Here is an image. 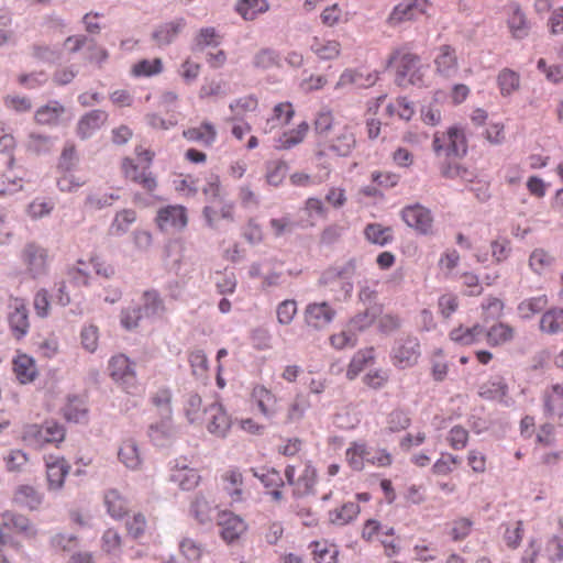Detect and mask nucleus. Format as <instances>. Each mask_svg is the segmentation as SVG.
I'll list each match as a JSON object with an SVG mask.
<instances>
[{
    "label": "nucleus",
    "instance_id": "nucleus-1",
    "mask_svg": "<svg viewBox=\"0 0 563 563\" xmlns=\"http://www.w3.org/2000/svg\"><path fill=\"white\" fill-rule=\"evenodd\" d=\"M398 62L396 84L400 87L417 85L421 81L420 57L410 52L395 51L388 58V66Z\"/></svg>",
    "mask_w": 563,
    "mask_h": 563
},
{
    "label": "nucleus",
    "instance_id": "nucleus-2",
    "mask_svg": "<svg viewBox=\"0 0 563 563\" xmlns=\"http://www.w3.org/2000/svg\"><path fill=\"white\" fill-rule=\"evenodd\" d=\"M433 151L446 157H463L467 153L465 132L460 126H451L446 133H435L432 142Z\"/></svg>",
    "mask_w": 563,
    "mask_h": 563
},
{
    "label": "nucleus",
    "instance_id": "nucleus-3",
    "mask_svg": "<svg viewBox=\"0 0 563 563\" xmlns=\"http://www.w3.org/2000/svg\"><path fill=\"white\" fill-rule=\"evenodd\" d=\"M21 261L32 278L35 279L47 274L48 254L43 246L34 242L26 243L21 252Z\"/></svg>",
    "mask_w": 563,
    "mask_h": 563
},
{
    "label": "nucleus",
    "instance_id": "nucleus-4",
    "mask_svg": "<svg viewBox=\"0 0 563 563\" xmlns=\"http://www.w3.org/2000/svg\"><path fill=\"white\" fill-rule=\"evenodd\" d=\"M420 357V343L415 336L400 338L391 349V358L399 368L413 366Z\"/></svg>",
    "mask_w": 563,
    "mask_h": 563
},
{
    "label": "nucleus",
    "instance_id": "nucleus-5",
    "mask_svg": "<svg viewBox=\"0 0 563 563\" xmlns=\"http://www.w3.org/2000/svg\"><path fill=\"white\" fill-rule=\"evenodd\" d=\"M108 371L111 378L120 384L128 393L135 386L136 374L134 364L124 354H118L110 358Z\"/></svg>",
    "mask_w": 563,
    "mask_h": 563
},
{
    "label": "nucleus",
    "instance_id": "nucleus-6",
    "mask_svg": "<svg viewBox=\"0 0 563 563\" xmlns=\"http://www.w3.org/2000/svg\"><path fill=\"white\" fill-rule=\"evenodd\" d=\"M401 219L419 234L428 235L432 233L433 216L428 208L420 203L404 207Z\"/></svg>",
    "mask_w": 563,
    "mask_h": 563
},
{
    "label": "nucleus",
    "instance_id": "nucleus-7",
    "mask_svg": "<svg viewBox=\"0 0 563 563\" xmlns=\"http://www.w3.org/2000/svg\"><path fill=\"white\" fill-rule=\"evenodd\" d=\"M8 322L15 339L21 340L27 334L30 329L29 309L23 299L14 298L12 300Z\"/></svg>",
    "mask_w": 563,
    "mask_h": 563
},
{
    "label": "nucleus",
    "instance_id": "nucleus-8",
    "mask_svg": "<svg viewBox=\"0 0 563 563\" xmlns=\"http://www.w3.org/2000/svg\"><path fill=\"white\" fill-rule=\"evenodd\" d=\"M203 412L207 416V430L218 438H224L231 428V419L223 406L214 401Z\"/></svg>",
    "mask_w": 563,
    "mask_h": 563
},
{
    "label": "nucleus",
    "instance_id": "nucleus-9",
    "mask_svg": "<svg viewBox=\"0 0 563 563\" xmlns=\"http://www.w3.org/2000/svg\"><path fill=\"white\" fill-rule=\"evenodd\" d=\"M187 210L183 206H167L161 208L156 216V223L162 231L168 229L181 230L187 225Z\"/></svg>",
    "mask_w": 563,
    "mask_h": 563
},
{
    "label": "nucleus",
    "instance_id": "nucleus-10",
    "mask_svg": "<svg viewBox=\"0 0 563 563\" xmlns=\"http://www.w3.org/2000/svg\"><path fill=\"white\" fill-rule=\"evenodd\" d=\"M122 169L126 178L142 186L152 197L157 188V181L150 167H144L142 170L134 164L133 159L124 158L122 162Z\"/></svg>",
    "mask_w": 563,
    "mask_h": 563
},
{
    "label": "nucleus",
    "instance_id": "nucleus-11",
    "mask_svg": "<svg viewBox=\"0 0 563 563\" xmlns=\"http://www.w3.org/2000/svg\"><path fill=\"white\" fill-rule=\"evenodd\" d=\"M334 317L335 310L325 301L309 303L305 310L307 324L318 330L330 324Z\"/></svg>",
    "mask_w": 563,
    "mask_h": 563
},
{
    "label": "nucleus",
    "instance_id": "nucleus-12",
    "mask_svg": "<svg viewBox=\"0 0 563 563\" xmlns=\"http://www.w3.org/2000/svg\"><path fill=\"white\" fill-rule=\"evenodd\" d=\"M218 525L220 527V536L228 543L238 540L246 530L244 520L231 511H222L219 515Z\"/></svg>",
    "mask_w": 563,
    "mask_h": 563
},
{
    "label": "nucleus",
    "instance_id": "nucleus-13",
    "mask_svg": "<svg viewBox=\"0 0 563 563\" xmlns=\"http://www.w3.org/2000/svg\"><path fill=\"white\" fill-rule=\"evenodd\" d=\"M428 5V0H405L394 8L390 20L397 23L415 20L426 13Z\"/></svg>",
    "mask_w": 563,
    "mask_h": 563
},
{
    "label": "nucleus",
    "instance_id": "nucleus-14",
    "mask_svg": "<svg viewBox=\"0 0 563 563\" xmlns=\"http://www.w3.org/2000/svg\"><path fill=\"white\" fill-rule=\"evenodd\" d=\"M69 464L63 457L46 461V477L49 490H60L69 472Z\"/></svg>",
    "mask_w": 563,
    "mask_h": 563
},
{
    "label": "nucleus",
    "instance_id": "nucleus-15",
    "mask_svg": "<svg viewBox=\"0 0 563 563\" xmlns=\"http://www.w3.org/2000/svg\"><path fill=\"white\" fill-rule=\"evenodd\" d=\"M2 525L16 533L24 536L25 538L32 539L37 534V529L30 521V519L21 514L7 510L1 515Z\"/></svg>",
    "mask_w": 563,
    "mask_h": 563
},
{
    "label": "nucleus",
    "instance_id": "nucleus-16",
    "mask_svg": "<svg viewBox=\"0 0 563 563\" xmlns=\"http://www.w3.org/2000/svg\"><path fill=\"white\" fill-rule=\"evenodd\" d=\"M544 413L556 419L563 426V387L559 384L553 385L543 396Z\"/></svg>",
    "mask_w": 563,
    "mask_h": 563
},
{
    "label": "nucleus",
    "instance_id": "nucleus-17",
    "mask_svg": "<svg viewBox=\"0 0 563 563\" xmlns=\"http://www.w3.org/2000/svg\"><path fill=\"white\" fill-rule=\"evenodd\" d=\"M108 120V113L103 110H91L80 118L77 124V134L85 140L98 131Z\"/></svg>",
    "mask_w": 563,
    "mask_h": 563
},
{
    "label": "nucleus",
    "instance_id": "nucleus-18",
    "mask_svg": "<svg viewBox=\"0 0 563 563\" xmlns=\"http://www.w3.org/2000/svg\"><path fill=\"white\" fill-rule=\"evenodd\" d=\"M252 399L256 402L261 413L271 419L277 412V398L264 385H256L252 390Z\"/></svg>",
    "mask_w": 563,
    "mask_h": 563
},
{
    "label": "nucleus",
    "instance_id": "nucleus-19",
    "mask_svg": "<svg viewBox=\"0 0 563 563\" xmlns=\"http://www.w3.org/2000/svg\"><path fill=\"white\" fill-rule=\"evenodd\" d=\"M43 500V493L31 485L19 486L13 495V501L18 506L26 508L29 510L38 509Z\"/></svg>",
    "mask_w": 563,
    "mask_h": 563
},
{
    "label": "nucleus",
    "instance_id": "nucleus-20",
    "mask_svg": "<svg viewBox=\"0 0 563 563\" xmlns=\"http://www.w3.org/2000/svg\"><path fill=\"white\" fill-rule=\"evenodd\" d=\"M185 25L186 21L183 18L163 23L154 30L152 37L158 46H167L177 37Z\"/></svg>",
    "mask_w": 563,
    "mask_h": 563
},
{
    "label": "nucleus",
    "instance_id": "nucleus-21",
    "mask_svg": "<svg viewBox=\"0 0 563 563\" xmlns=\"http://www.w3.org/2000/svg\"><path fill=\"white\" fill-rule=\"evenodd\" d=\"M508 27L516 40H522L528 36L530 32V23L521 10L520 5L512 3L510 5V13L507 20Z\"/></svg>",
    "mask_w": 563,
    "mask_h": 563
},
{
    "label": "nucleus",
    "instance_id": "nucleus-22",
    "mask_svg": "<svg viewBox=\"0 0 563 563\" xmlns=\"http://www.w3.org/2000/svg\"><path fill=\"white\" fill-rule=\"evenodd\" d=\"M183 136L190 142L210 147L217 140V130L211 122L205 121L200 126L184 130Z\"/></svg>",
    "mask_w": 563,
    "mask_h": 563
},
{
    "label": "nucleus",
    "instance_id": "nucleus-23",
    "mask_svg": "<svg viewBox=\"0 0 563 563\" xmlns=\"http://www.w3.org/2000/svg\"><path fill=\"white\" fill-rule=\"evenodd\" d=\"M437 71L443 77L450 78L457 71V59L454 49L450 45H442L434 59Z\"/></svg>",
    "mask_w": 563,
    "mask_h": 563
},
{
    "label": "nucleus",
    "instance_id": "nucleus-24",
    "mask_svg": "<svg viewBox=\"0 0 563 563\" xmlns=\"http://www.w3.org/2000/svg\"><path fill=\"white\" fill-rule=\"evenodd\" d=\"M64 418L73 423H86L89 418V410L82 399L77 396L68 397L62 409Z\"/></svg>",
    "mask_w": 563,
    "mask_h": 563
},
{
    "label": "nucleus",
    "instance_id": "nucleus-25",
    "mask_svg": "<svg viewBox=\"0 0 563 563\" xmlns=\"http://www.w3.org/2000/svg\"><path fill=\"white\" fill-rule=\"evenodd\" d=\"M485 338V328L481 324H474L471 328L460 325L450 332V339L461 345H472L481 342Z\"/></svg>",
    "mask_w": 563,
    "mask_h": 563
},
{
    "label": "nucleus",
    "instance_id": "nucleus-26",
    "mask_svg": "<svg viewBox=\"0 0 563 563\" xmlns=\"http://www.w3.org/2000/svg\"><path fill=\"white\" fill-rule=\"evenodd\" d=\"M224 489L232 501L240 503L243 497V474L238 467H231L223 474Z\"/></svg>",
    "mask_w": 563,
    "mask_h": 563
},
{
    "label": "nucleus",
    "instance_id": "nucleus-27",
    "mask_svg": "<svg viewBox=\"0 0 563 563\" xmlns=\"http://www.w3.org/2000/svg\"><path fill=\"white\" fill-rule=\"evenodd\" d=\"M64 112V106L56 100H52L36 110L35 120L40 124L56 125Z\"/></svg>",
    "mask_w": 563,
    "mask_h": 563
},
{
    "label": "nucleus",
    "instance_id": "nucleus-28",
    "mask_svg": "<svg viewBox=\"0 0 563 563\" xmlns=\"http://www.w3.org/2000/svg\"><path fill=\"white\" fill-rule=\"evenodd\" d=\"M145 318L161 316L165 311V305L158 291L146 290L142 296V305L137 306Z\"/></svg>",
    "mask_w": 563,
    "mask_h": 563
},
{
    "label": "nucleus",
    "instance_id": "nucleus-29",
    "mask_svg": "<svg viewBox=\"0 0 563 563\" xmlns=\"http://www.w3.org/2000/svg\"><path fill=\"white\" fill-rule=\"evenodd\" d=\"M540 330L547 334L563 332V308H551L540 319Z\"/></svg>",
    "mask_w": 563,
    "mask_h": 563
},
{
    "label": "nucleus",
    "instance_id": "nucleus-30",
    "mask_svg": "<svg viewBox=\"0 0 563 563\" xmlns=\"http://www.w3.org/2000/svg\"><path fill=\"white\" fill-rule=\"evenodd\" d=\"M295 111L290 102L277 103L273 109V114L267 119L265 132H271L273 129L288 124Z\"/></svg>",
    "mask_w": 563,
    "mask_h": 563
},
{
    "label": "nucleus",
    "instance_id": "nucleus-31",
    "mask_svg": "<svg viewBox=\"0 0 563 563\" xmlns=\"http://www.w3.org/2000/svg\"><path fill=\"white\" fill-rule=\"evenodd\" d=\"M382 306H372L371 308H365L364 311L356 313L353 318H351L349 322V328L352 331L362 332L368 329L376 318L382 313Z\"/></svg>",
    "mask_w": 563,
    "mask_h": 563
},
{
    "label": "nucleus",
    "instance_id": "nucleus-32",
    "mask_svg": "<svg viewBox=\"0 0 563 563\" xmlns=\"http://www.w3.org/2000/svg\"><path fill=\"white\" fill-rule=\"evenodd\" d=\"M104 505L108 514L114 519H121L128 512V503L117 489L104 493Z\"/></svg>",
    "mask_w": 563,
    "mask_h": 563
},
{
    "label": "nucleus",
    "instance_id": "nucleus-33",
    "mask_svg": "<svg viewBox=\"0 0 563 563\" xmlns=\"http://www.w3.org/2000/svg\"><path fill=\"white\" fill-rule=\"evenodd\" d=\"M514 328L507 323L499 322L485 330L487 343L492 346L505 344L514 339Z\"/></svg>",
    "mask_w": 563,
    "mask_h": 563
},
{
    "label": "nucleus",
    "instance_id": "nucleus-34",
    "mask_svg": "<svg viewBox=\"0 0 563 563\" xmlns=\"http://www.w3.org/2000/svg\"><path fill=\"white\" fill-rule=\"evenodd\" d=\"M355 136L351 129L343 126L340 133L332 140L330 150L339 156H347L355 146Z\"/></svg>",
    "mask_w": 563,
    "mask_h": 563
},
{
    "label": "nucleus",
    "instance_id": "nucleus-35",
    "mask_svg": "<svg viewBox=\"0 0 563 563\" xmlns=\"http://www.w3.org/2000/svg\"><path fill=\"white\" fill-rule=\"evenodd\" d=\"M360 510L357 503L349 501L342 505V507L331 510L329 518L333 525L345 526L357 517Z\"/></svg>",
    "mask_w": 563,
    "mask_h": 563
},
{
    "label": "nucleus",
    "instance_id": "nucleus-36",
    "mask_svg": "<svg viewBox=\"0 0 563 563\" xmlns=\"http://www.w3.org/2000/svg\"><path fill=\"white\" fill-rule=\"evenodd\" d=\"M269 5L266 0H239L235 10L244 20L252 21L260 13L266 12Z\"/></svg>",
    "mask_w": 563,
    "mask_h": 563
},
{
    "label": "nucleus",
    "instance_id": "nucleus-37",
    "mask_svg": "<svg viewBox=\"0 0 563 563\" xmlns=\"http://www.w3.org/2000/svg\"><path fill=\"white\" fill-rule=\"evenodd\" d=\"M252 64L257 69L266 70L273 67H280L282 57L276 49L265 47L253 56Z\"/></svg>",
    "mask_w": 563,
    "mask_h": 563
},
{
    "label": "nucleus",
    "instance_id": "nucleus-38",
    "mask_svg": "<svg viewBox=\"0 0 563 563\" xmlns=\"http://www.w3.org/2000/svg\"><path fill=\"white\" fill-rule=\"evenodd\" d=\"M548 305V297L540 295L522 300L517 309L521 319L529 320L534 314L543 311Z\"/></svg>",
    "mask_w": 563,
    "mask_h": 563
},
{
    "label": "nucleus",
    "instance_id": "nucleus-39",
    "mask_svg": "<svg viewBox=\"0 0 563 563\" xmlns=\"http://www.w3.org/2000/svg\"><path fill=\"white\" fill-rule=\"evenodd\" d=\"M136 220V213L132 209H123L117 212L114 219L110 224V234L115 236H121L125 234L131 224H133Z\"/></svg>",
    "mask_w": 563,
    "mask_h": 563
},
{
    "label": "nucleus",
    "instance_id": "nucleus-40",
    "mask_svg": "<svg viewBox=\"0 0 563 563\" xmlns=\"http://www.w3.org/2000/svg\"><path fill=\"white\" fill-rule=\"evenodd\" d=\"M119 460L131 470H136L141 464L139 448L134 440H126L118 452Z\"/></svg>",
    "mask_w": 563,
    "mask_h": 563
},
{
    "label": "nucleus",
    "instance_id": "nucleus-41",
    "mask_svg": "<svg viewBox=\"0 0 563 563\" xmlns=\"http://www.w3.org/2000/svg\"><path fill=\"white\" fill-rule=\"evenodd\" d=\"M366 239L380 246L389 244L394 236L389 227H383L380 223H369L364 230Z\"/></svg>",
    "mask_w": 563,
    "mask_h": 563
},
{
    "label": "nucleus",
    "instance_id": "nucleus-42",
    "mask_svg": "<svg viewBox=\"0 0 563 563\" xmlns=\"http://www.w3.org/2000/svg\"><path fill=\"white\" fill-rule=\"evenodd\" d=\"M316 484V470L307 465L302 474L297 478L296 486L294 488L295 497H302L312 493Z\"/></svg>",
    "mask_w": 563,
    "mask_h": 563
},
{
    "label": "nucleus",
    "instance_id": "nucleus-43",
    "mask_svg": "<svg viewBox=\"0 0 563 563\" xmlns=\"http://www.w3.org/2000/svg\"><path fill=\"white\" fill-rule=\"evenodd\" d=\"M340 43L332 41H323L319 38H314L311 44L312 52L321 59H333L340 54Z\"/></svg>",
    "mask_w": 563,
    "mask_h": 563
},
{
    "label": "nucleus",
    "instance_id": "nucleus-44",
    "mask_svg": "<svg viewBox=\"0 0 563 563\" xmlns=\"http://www.w3.org/2000/svg\"><path fill=\"white\" fill-rule=\"evenodd\" d=\"M497 82L503 96H509L519 88L520 77L519 74L509 69L504 68L497 77Z\"/></svg>",
    "mask_w": 563,
    "mask_h": 563
},
{
    "label": "nucleus",
    "instance_id": "nucleus-45",
    "mask_svg": "<svg viewBox=\"0 0 563 563\" xmlns=\"http://www.w3.org/2000/svg\"><path fill=\"white\" fill-rule=\"evenodd\" d=\"M14 373L22 384L32 382L35 378L33 360L26 355L19 356L14 361Z\"/></svg>",
    "mask_w": 563,
    "mask_h": 563
},
{
    "label": "nucleus",
    "instance_id": "nucleus-46",
    "mask_svg": "<svg viewBox=\"0 0 563 563\" xmlns=\"http://www.w3.org/2000/svg\"><path fill=\"white\" fill-rule=\"evenodd\" d=\"M251 472L266 488H282L285 485L280 473L273 467L263 471L252 467Z\"/></svg>",
    "mask_w": 563,
    "mask_h": 563
},
{
    "label": "nucleus",
    "instance_id": "nucleus-47",
    "mask_svg": "<svg viewBox=\"0 0 563 563\" xmlns=\"http://www.w3.org/2000/svg\"><path fill=\"white\" fill-rule=\"evenodd\" d=\"M386 423L388 431L396 433L406 430L410 426L411 419L406 410L397 408L388 413Z\"/></svg>",
    "mask_w": 563,
    "mask_h": 563
},
{
    "label": "nucleus",
    "instance_id": "nucleus-48",
    "mask_svg": "<svg viewBox=\"0 0 563 563\" xmlns=\"http://www.w3.org/2000/svg\"><path fill=\"white\" fill-rule=\"evenodd\" d=\"M309 130V125L306 121L298 124L297 129L291 130L288 133H284V135L279 139V148L289 150L297 144L301 143L305 139L307 132Z\"/></svg>",
    "mask_w": 563,
    "mask_h": 563
},
{
    "label": "nucleus",
    "instance_id": "nucleus-49",
    "mask_svg": "<svg viewBox=\"0 0 563 563\" xmlns=\"http://www.w3.org/2000/svg\"><path fill=\"white\" fill-rule=\"evenodd\" d=\"M219 34L212 26L202 27L195 37L192 49L202 51L208 46L219 45Z\"/></svg>",
    "mask_w": 563,
    "mask_h": 563
},
{
    "label": "nucleus",
    "instance_id": "nucleus-50",
    "mask_svg": "<svg viewBox=\"0 0 563 563\" xmlns=\"http://www.w3.org/2000/svg\"><path fill=\"white\" fill-rule=\"evenodd\" d=\"M31 55L33 58L45 64H55L60 59V51L49 45H32Z\"/></svg>",
    "mask_w": 563,
    "mask_h": 563
},
{
    "label": "nucleus",
    "instance_id": "nucleus-51",
    "mask_svg": "<svg viewBox=\"0 0 563 563\" xmlns=\"http://www.w3.org/2000/svg\"><path fill=\"white\" fill-rule=\"evenodd\" d=\"M202 399L196 391H189L185 395L184 411L190 423H195L199 419Z\"/></svg>",
    "mask_w": 563,
    "mask_h": 563
},
{
    "label": "nucleus",
    "instance_id": "nucleus-52",
    "mask_svg": "<svg viewBox=\"0 0 563 563\" xmlns=\"http://www.w3.org/2000/svg\"><path fill=\"white\" fill-rule=\"evenodd\" d=\"M173 479L179 484L181 489L190 490L198 485L200 476L195 468L184 466L173 475Z\"/></svg>",
    "mask_w": 563,
    "mask_h": 563
},
{
    "label": "nucleus",
    "instance_id": "nucleus-53",
    "mask_svg": "<svg viewBox=\"0 0 563 563\" xmlns=\"http://www.w3.org/2000/svg\"><path fill=\"white\" fill-rule=\"evenodd\" d=\"M179 551L187 562L195 563L200 560L203 548L199 542L190 538H184L179 542Z\"/></svg>",
    "mask_w": 563,
    "mask_h": 563
},
{
    "label": "nucleus",
    "instance_id": "nucleus-54",
    "mask_svg": "<svg viewBox=\"0 0 563 563\" xmlns=\"http://www.w3.org/2000/svg\"><path fill=\"white\" fill-rule=\"evenodd\" d=\"M163 70V63L159 58L143 59L133 66L132 73L136 77H148L157 75Z\"/></svg>",
    "mask_w": 563,
    "mask_h": 563
},
{
    "label": "nucleus",
    "instance_id": "nucleus-55",
    "mask_svg": "<svg viewBox=\"0 0 563 563\" xmlns=\"http://www.w3.org/2000/svg\"><path fill=\"white\" fill-rule=\"evenodd\" d=\"M47 439L43 426L31 424L23 431V441L30 446L41 448L48 443Z\"/></svg>",
    "mask_w": 563,
    "mask_h": 563
},
{
    "label": "nucleus",
    "instance_id": "nucleus-56",
    "mask_svg": "<svg viewBox=\"0 0 563 563\" xmlns=\"http://www.w3.org/2000/svg\"><path fill=\"white\" fill-rule=\"evenodd\" d=\"M54 145V140L48 135L31 133L27 141V150L36 154L48 153Z\"/></svg>",
    "mask_w": 563,
    "mask_h": 563
},
{
    "label": "nucleus",
    "instance_id": "nucleus-57",
    "mask_svg": "<svg viewBox=\"0 0 563 563\" xmlns=\"http://www.w3.org/2000/svg\"><path fill=\"white\" fill-rule=\"evenodd\" d=\"M277 320L283 325H288L292 322L297 314V302L294 299H285L278 303L276 309Z\"/></svg>",
    "mask_w": 563,
    "mask_h": 563
},
{
    "label": "nucleus",
    "instance_id": "nucleus-58",
    "mask_svg": "<svg viewBox=\"0 0 563 563\" xmlns=\"http://www.w3.org/2000/svg\"><path fill=\"white\" fill-rule=\"evenodd\" d=\"M257 99L250 95L242 98H239L230 103L229 108L234 113L232 121L239 120L242 112L245 111H255L257 108Z\"/></svg>",
    "mask_w": 563,
    "mask_h": 563
},
{
    "label": "nucleus",
    "instance_id": "nucleus-59",
    "mask_svg": "<svg viewBox=\"0 0 563 563\" xmlns=\"http://www.w3.org/2000/svg\"><path fill=\"white\" fill-rule=\"evenodd\" d=\"M170 423L165 420L161 423L152 424L148 429V437L155 445L164 446L166 445L165 440L170 437Z\"/></svg>",
    "mask_w": 563,
    "mask_h": 563
},
{
    "label": "nucleus",
    "instance_id": "nucleus-60",
    "mask_svg": "<svg viewBox=\"0 0 563 563\" xmlns=\"http://www.w3.org/2000/svg\"><path fill=\"white\" fill-rule=\"evenodd\" d=\"M102 550L111 555H118L121 549V536L114 529H107L102 534Z\"/></svg>",
    "mask_w": 563,
    "mask_h": 563
},
{
    "label": "nucleus",
    "instance_id": "nucleus-61",
    "mask_svg": "<svg viewBox=\"0 0 563 563\" xmlns=\"http://www.w3.org/2000/svg\"><path fill=\"white\" fill-rule=\"evenodd\" d=\"M48 80V75L43 71H32L30 74H21L18 82L26 89H36L44 86Z\"/></svg>",
    "mask_w": 563,
    "mask_h": 563
},
{
    "label": "nucleus",
    "instance_id": "nucleus-62",
    "mask_svg": "<svg viewBox=\"0 0 563 563\" xmlns=\"http://www.w3.org/2000/svg\"><path fill=\"white\" fill-rule=\"evenodd\" d=\"M190 514L199 523H206L210 520L211 507L205 497H196L190 506Z\"/></svg>",
    "mask_w": 563,
    "mask_h": 563
},
{
    "label": "nucleus",
    "instance_id": "nucleus-63",
    "mask_svg": "<svg viewBox=\"0 0 563 563\" xmlns=\"http://www.w3.org/2000/svg\"><path fill=\"white\" fill-rule=\"evenodd\" d=\"M192 375L202 377L208 371V357L202 350L190 352L188 357Z\"/></svg>",
    "mask_w": 563,
    "mask_h": 563
},
{
    "label": "nucleus",
    "instance_id": "nucleus-64",
    "mask_svg": "<svg viewBox=\"0 0 563 563\" xmlns=\"http://www.w3.org/2000/svg\"><path fill=\"white\" fill-rule=\"evenodd\" d=\"M373 358H374L373 349L357 352L353 356V358L350 363V366L347 369V376L352 378L353 376L357 375L363 369V367Z\"/></svg>",
    "mask_w": 563,
    "mask_h": 563
}]
</instances>
